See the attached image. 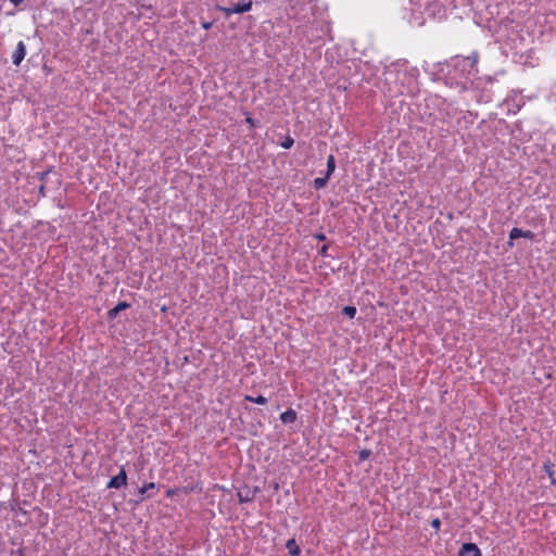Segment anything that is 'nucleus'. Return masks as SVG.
I'll use <instances>...</instances> for the list:
<instances>
[{
    "mask_svg": "<svg viewBox=\"0 0 556 556\" xmlns=\"http://www.w3.org/2000/svg\"><path fill=\"white\" fill-rule=\"evenodd\" d=\"M252 8V1H244L241 3L232 4L230 7L220 8L219 10L224 12L226 16H230L231 14H240L250 11Z\"/></svg>",
    "mask_w": 556,
    "mask_h": 556,
    "instance_id": "1",
    "label": "nucleus"
},
{
    "mask_svg": "<svg viewBox=\"0 0 556 556\" xmlns=\"http://www.w3.org/2000/svg\"><path fill=\"white\" fill-rule=\"evenodd\" d=\"M126 482H127V475H126L125 470L122 469L117 476L113 477L109 481L108 488L118 489V488L125 485Z\"/></svg>",
    "mask_w": 556,
    "mask_h": 556,
    "instance_id": "2",
    "label": "nucleus"
},
{
    "mask_svg": "<svg viewBox=\"0 0 556 556\" xmlns=\"http://www.w3.org/2000/svg\"><path fill=\"white\" fill-rule=\"evenodd\" d=\"M26 54V47L23 41H20L12 54V60L15 65H20Z\"/></svg>",
    "mask_w": 556,
    "mask_h": 556,
    "instance_id": "3",
    "label": "nucleus"
},
{
    "mask_svg": "<svg viewBox=\"0 0 556 556\" xmlns=\"http://www.w3.org/2000/svg\"><path fill=\"white\" fill-rule=\"evenodd\" d=\"M459 554L463 556H481L480 549L475 543L463 544Z\"/></svg>",
    "mask_w": 556,
    "mask_h": 556,
    "instance_id": "4",
    "label": "nucleus"
},
{
    "mask_svg": "<svg viewBox=\"0 0 556 556\" xmlns=\"http://www.w3.org/2000/svg\"><path fill=\"white\" fill-rule=\"evenodd\" d=\"M532 236L533 235H532L531 231H523L520 228H513L510 230V233H509V239H510L509 244L511 245L513 244L511 241L515 240V239H518V238H521V237H523V238H532Z\"/></svg>",
    "mask_w": 556,
    "mask_h": 556,
    "instance_id": "5",
    "label": "nucleus"
},
{
    "mask_svg": "<svg viewBox=\"0 0 556 556\" xmlns=\"http://www.w3.org/2000/svg\"><path fill=\"white\" fill-rule=\"evenodd\" d=\"M280 419L283 424H292L296 420V413L290 408L280 415Z\"/></svg>",
    "mask_w": 556,
    "mask_h": 556,
    "instance_id": "6",
    "label": "nucleus"
},
{
    "mask_svg": "<svg viewBox=\"0 0 556 556\" xmlns=\"http://www.w3.org/2000/svg\"><path fill=\"white\" fill-rule=\"evenodd\" d=\"M286 547L289 551L290 556H299L300 555V547L296 544L294 539L288 540Z\"/></svg>",
    "mask_w": 556,
    "mask_h": 556,
    "instance_id": "7",
    "label": "nucleus"
},
{
    "mask_svg": "<svg viewBox=\"0 0 556 556\" xmlns=\"http://www.w3.org/2000/svg\"><path fill=\"white\" fill-rule=\"evenodd\" d=\"M128 306L126 302H119L115 307L109 311V317L115 318L121 311L126 309Z\"/></svg>",
    "mask_w": 556,
    "mask_h": 556,
    "instance_id": "8",
    "label": "nucleus"
},
{
    "mask_svg": "<svg viewBox=\"0 0 556 556\" xmlns=\"http://www.w3.org/2000/svg\"><path fill=\"white\" fill-rule=\"evenodd\" d=\"M544 470H545L546 475L548 476V478L551 479V483L555 484L556 480H555V477H554L553 464H551L549 462L545 463L544 464Z\"/></svg>",
    "mask_w": 556,
    "mask_h": 556,
    "instance_id": "9",
    "label": "nucleus"
},
{
    "mask_svg": "<svg viewBox=\"0 0 556 556\" xmlns=\"http://www.w3.org/2000/svg\"><path fill=\"white\" fill-rule=\"evenodd\" d=\"M334 169H336L334 156L329 155L327 159V174L326 175H328L330 177V175L334 172Z\"/></svg>",
    "mask_w": 556,
    "mask_h": 556,
    "instance_id": "10",
    "label": "nucleus"
},
{
    "mask_svg": "<svg viewBox=\"0 0 556 556\" xmlns=\"http://www.w3.org/2000/svg\"><path fill=\"white\" fill-rule=\"evenodd\" d=\"M245 400L249 401V402L255 403V404H260V405H264V404L267 403V399L262 396V395H258L256 397L251 396V395H247Z\"/></svg>",
    "mask_w": 556,
    "mask_h": 556,
    "instance_id": "11",
    "label": "nucleus"
},
{
    "mask_svg": "<svg viewBox=\"0 0 556 556\" xmlns=\"http://www.w3.org/2000/svg\"><path fill=\"white\" fill-rule=\"evenodd\" d=\"M329 179V176L326 175L325 177H318L314 180V187L316 189L324 188Z\"/></svg>",
    "mask_w": 556,
    "mask_h": 556,
    "instance_id": "12",
    "label": "nucleus"
},
{
    "mask_svg": "<svg viewBox=\"0 0 556 556\" xmlns=\"http://www.w3.org/2000/svg\"><path fill=\"white\" fill-rule=\"evenodd\" d=\"M155 489V483L154 482H150L146 485H143L142 488L139 489V493L143 496L144 494H147L150 490H153Z\"/></svg>",
    "mask_w": 556,
    "mask_h": 556,
    "instance_id": "13",
    "label": "nucleus"
},
{
    "mask_svg": "<svg viewBox=\"0 0 556 556\" xmlns=\"http://www.w3.org/2000/svg\"><path fill=\"white\" fill-rule=\"evenodd\" d=\"M343 314H345L350 318H353L356 314V308L354 306H345L343 308Z\"/></svg>",
    "mask_w": 556,
    "mask_h": 556,
    "instance_id": "14",
    "label": "nucleus"
},
{
    "mask_svg": "<svg viewBox=\"0 0 556 556\" xmlns=\"http://www.w3.org/2000/svg\"><path fill=\"white\" fill-rule=\"evenodd\" d=\"M294 141L292 138L288 137L281 142V147L283 149H290L293 146Z\"/></svg>",
    "mask_w": 556,
    "mask_h": 556,
    "instance_id": "15",
    "label": "nucleus"
},
{
    "mask_svg": "<svg viewBox=\"0 0 556 556\" xmlns=\"http://www.w3.org/2000/svg\"><path fill=\"white\" fill-rule=\"evenodd\" d=\"M368 456H369V452L368 451H362L361 452V458L362 459H366Z\"/></svg>",
    "mask_w": 556,
    "mask_h": 556,
    "instance_id": "16",
    "label": "nucleus"
},
{
    "mask_svg": "<svg viewBox=\"0 0 556 556\" xmlns=\"http://www.w3.org/2000/svg\"><path fill=\"white\" fill-rule=\"evenodd\" d=\"M432 527L435 528V529H439L440 528V520L439 519H434L432 521Z\"/></svg>",
    "mask_w": 556,
    "mask_h": 556,
    "instance_id": "17",
    "label": "nucleus"
},
{
    "mask_svg": "<svg viewBox=\"0 0 556 556\" xmlns=\"http://www.w3.org/2000/svg\"><path fill=\"white\" fill-rule=\"evenodd\" d=\"M24 0H11V2L14 4V5H18L23 2Z\"/></svg>",
    "mask_w": 556,
    "mask_h": 556,
    "instance_id": "18",
    "label": "nucleus"
},
{
    "mask_svg": "<svg viewBox=\"0 0 556 556\" xmlns=\"http://www.w3.org/2000/svg\"><path fill=\"white\" fill-rule=\"evenodd\" d=\"M203 27H204L205 29H208V28L211 27V23H204V24H203Z\"/></svg>",
    "mask_w": 556,
    "mask_h": 556,
    "instance_id": "19",
    "label": "nucleus"
},
{
    "mask_svg": "<svg viewBox=\"0 0 556 556\" xmlns=\"http://www.w3.org/2000/svg\"><path fill=\"white\" fill-rule=\"evenodd\" d=\"M173 494H174V491H173V490H168V491H167V495H168V496H170V495H173Z\"/></svg>",
    "mask_w": 556,
    "mask_h": 556,
    "instance_id": "20",
    "label": "nucleus"
},
{
    "mask_svg": "<svg viewBox=\"0 0 556 556\" xmlns=\"http://www.w3.org/2000/svg\"><path fill=\"white\" fill-rule=\"evenodd\" d=\"M458 556H463V555L458 554Z\"/></svg>",
    "mask_w": 556,
    "mask_h": 556,
    "instance_id": "21",
    "label": "nucleus"
}]
</instances>
